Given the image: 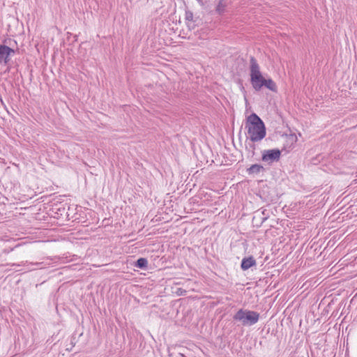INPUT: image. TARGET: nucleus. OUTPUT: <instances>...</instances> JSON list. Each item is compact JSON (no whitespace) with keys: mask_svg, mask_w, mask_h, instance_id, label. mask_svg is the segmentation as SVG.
Returning a JSON list of instances; mask_svg holds the SVG:
<instances>
[{"mask_svg":"<svg viewBox=\"0 0 357 357\" xmlns=\"http://www.w3.org/2000/svg\"><path fill=\"white\" fill-rule=\"evenodd\" d=\"M249 75L250 84L255 91H260L263 88L275 93L278 91L276 83L269 76L264 75L257 60L253 56H250L249 59Z\"/></svg>","mask_w":357,"mask_h":357,"instance_id":"1","label":"nucleus"},{"mask_svg":"<svg viewBox=\"0 0 357 357\" xmlns=\"http://www.w3.org/2000/svg\"><path fill=\"white\" fill-rule=\"evenodd\" d=\"M245 129L248 130L249 138L252 142L262 140L266 135V128L264 121L254 112L248 116Z\"/></svg>","mask_w":357,"mask_h":357,"instance_id":"2","label":"nucleus"},{"mask_svg":"<svg viewBox=\"0 0 357 357\" xmlns=\"http://www.w3.org/2000/svg\"><path fill=\"white\" fill-rule=\"evenodd\" d=\"M259 319V313L248 310L241 308L233 316L234 321H239L243 326H253L257 324Z\"/></svg>","mask_w":357,"mask_h":357,"instance_id":"3","label":"nucleus"},{"mask_svg":"<svg viewBox=\"0 0 357 357\" xmlns=\"http://www.w3.org/2000/svg\"><path fill=\"white\" fill-rule=\"evenodd\" d=\"M281 151L279 149H272L264 150L261 152V161L268 164L272 165L280 160L281 157Z\"/></svg>","mask_w":357,"mask_h":357,"instance_id":"4","label":"nucleus"},{"mask_svg":"<svg viewBox=\"0 0 357 357\" xmlns=\"http://www.w3.org/2000/svg\"><path fill=\"white\" fill-rule=\"evenodd\" d=\"M69 209V206H68V208H66L65 204L61 203H54L51 208L52 212L57 215V218H63L64 217L68 218L69 216L68 213Z\"/></svg>","mask_w":357,"mask_h":357,"instance_id":"5","label":"nucleus"},{"mask_svg":"<svg viewBox=\"0 0 357 357\" xmlns=\"http://www.w3.org/2000/svg\"><path fill=\"white\" fill-rule=\"evenodd\" d=\"M14 53V49L6 45L0 44V63L7 64L10 61V56Z\"/></svg>","mask_w":357,"mask_h":357,"instance_id":"6","label":"nucleus"},{"mask_svg":"<svg viewBox=\"0 0 357 357\" xmlns=\"http://www.w3.org/2000/svg\"><path fill=\"white\" fill-rule=\"evenodd\" d=\"M43 262H29L28 261H22L21 263H13L11 264V266H24L25 267L24 271H31L33 270L40 268V265H42Z\"/></svg>","mask_w":357,"mask_h":357,"instance_id":"7","label":"nucleus"},{"mask_svg":"<svg viewBox=\"0 0 357 357\" xmlns=\"http://www.w3.org/2000/svg\"><path fill=\"white\" fill-rule=\"evenodd\" d=\"M77 259V256L75 255H70V253L63 254L62 256H56L52 260L55 263L60 261L62 264H66L70 261H74Z\"/></svg>","mask_w":357,"mask_h":357,"instance_id":"8","label":"nucleus"},{"mask_svg":"<svg viewBox=\"0 0 357 357\" xmlns=\"http://www.w3.org/2000/svg\"><path fill=\"white\" fill-rule=\"evenodd\" d=\"M256 260L252 256L245 257L241 260V268L243 271H247L252 266H256Z\"/></svg>","mask_w":357,"mask_h":357,"instance_id":"9","label":"nucleus"},{"mask_svg":"<svg viewBox=\"0 0 357 357\" xmlns=\"http://www.w3.org/2000/svg\"><path fill=\"white\" fill-rule=\"evenodd\" d=\"M266 168L261 164L255 163L247 168L246 172L248 175H258L261 172H264Z\"/></svg>","mask_w":357,"mask_h":357,"instance_id":"10","label":"nucleus"},{"mask_svg":"<svg viewBox=\"0 0 357 357\" xmlns=\"http://www.w3.org/2000/svg\"><path fill=\"white\" fill-rule=\"evenodd\" d=\"M185 20L186 22L187 26L189 29H193L195 28V25H191L190 22H196L197 18L194 17L193 13L189 10H186L185 13Z\"/></svg>","mask_w":357,"mask_h":357,"instance_id":"11","label":"nucleus"},{"mask_svg":"<svg viewBox=\"0 0 357 357\" xmlns=\"http://www.w3.org/2000/svg\"><path fill=\"white\" fill-rule=\"evenodd\" d=\"M148 264V259L145 257H139L132 263V265L135 268L144 271L147 270Z\"/></svg>","mask_w":357,"mask_h":357,"instance_id":"12","label":"nucleus"},{"mask_svg":"<svg viewBox=\"0 0 357 357\" xmlns=\"http://www.w3.org/2000/svg\"><path fill=\"white\" fill-rule=\"evenodd\" d=\"M227 3L225 0H218L215 6V12L220 15H223L226 11Z\"/></svg>","mask_w":357,"mask_h":357,"instance_id":"13","label":"nucleus"}]
</instances>
